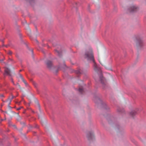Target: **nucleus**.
Returning <instances> with one entry per match:
<instances>
[{
  "instance_id": "f3484780",
  "label": "nucleus",
  "mask_w": 146,
  "mask_h": 146,
  "mask_svg": "<svg viewBox=\"0 0 146 146\" xmlns=\"http://www.w3.org/2000/svg\"><path fill=\"white\" fill-rule=\"evenodd\" d=\"M99 62H100V63L101 64H102V65H102V64L101 63V62H100V61H99Z\"/></svg>"
},
{
  "instance_id": "0eeeda50",
  "label": "nucleus",
  "mask_w": 146,
  "mask_h": 146,
  "mask_svg": "<svg viewBox=\"0 0 146 146\" xmlns=\"http://www.w3.org/2000/svg\"><path fill=\"white\" fill-rule=\"evenodd\" d=\"M136 113V111L133 110L131 111L130 113V114L131 116H133L135 115Z\"/></svg>"
},
{
  "instance_id": "7ed1b4c3",
  "label": "nucleus",
  "mask_w": 146,
  "mask_h": 146,
  "mask_svg": "<svg viewBox=\"0 0 146 146\" xmlns=\"http://www.w3.org/2000/svg\"><path fill=\"white\" fill-rule=\"evenodd\" d=\"M94 135V133L93 131H89L87 133L86 137L88 139H90Z\"/></svg>"
},
{
  "instance_id": "9b49d317",
  "label": "nucleus",
  "mask_w": 146,
  "mask_h": 146,
  "mask_svg": "<svg viewBox=\"0 0 146 146\" xmlns=\"http://www.w3.org/2000/svg\"><path fill=\"white\" fill-rule=\"evenodd\" d=\"M56 52L58 54V55H60V52H59L57 50H56Z\"/></svg>"
},
{
  "instance_id": "dca6fc26",
  "label": "nucleus",
  "mask_w": 146,
  "mask_h": 146,
  "mask_svg": "<svg viewBox=\"0 0 146 146\" xmlns=\"http://www.w3.org/2000/svg\"><path fill=\"white\" fill-rule=\"evenodd\" d=\"M80 71H79L77 73H80Z\"/></svg>"
},
{
  "instance_id": "f8f14e48",
  "label": "nucleus",
  "mask_w": 146,
  "mask_h": 146,
  "mask_svg": "<svg viewBox=\"0 0 146 146\" xmlns=\"http://www.w3.org/2000/svg\"><path fill=\"white\" fill-rule=\"evenodd\" d=\"M16 86L17 87H18L19 88H20V85L18 83H17L16 84Z\"/></svg>"
},
{
  "instance_id": "2eb2a0df",
  "label": "nucleus",
  "mask_w": 146,
  "mask_h": 146,
  "mask_svg": "<svg viewBox=\"0 0 146 146\" xmlns=\"http://www.w3.org/2000/svg\"><path fill=\"white\" fill-rule=\"evenodd\" d=\"M0 96H1V97H3V95H0Z\"/></svg>"
},
{
  "instance_id": "f257e3e1",
  "label": "nucleus",
  "mask_w": 146,
  "mask_h": 146,
  "mask_svg": "<svg viewBox=\"0 0 146 146\" xmlns=\"http://www.w3.org/2000/svg\"><path fill=\"white\" fill-rule=\"evenodd\" d=\"M84 58L88 60H92L94 64H93V68L94 70L96 72H99L101 74L100 76V80L101 83L103 84L105 83L104 78L103 77L101 74V71L100 68L98 67L96 63L94 61V57L92 53V51L91 50L89 51H87L85 54Z\"/></svg>"
},
{
  "instance_id": "39448f33",
  "label": "nucleus",
  "mask_w": 146,
  "mask_h": 146,
  "mask_svg": "<svg viewBox=\"0 0 146 146\" xmlns=\"http://www.w3.org/2000/svg\"><path fill=\"white\" fill-rule=\"evenodd\" d=\"M4 75H7L11 76L10 71L8 68H7L5 69Z\"/></svg>"
},
{
  "instance_id": "9d476101",
  "label": "nucleus",
  "mask_w": 146,
  "mask_h": 146,
  "mask_svg": "<svg viewBox=\"0 0 146 146\" xmlns=\"http://www.w3.org/2000/svg\"><path fill=\"white\" fill-rule=\"evenodd\" d=\"M7 53L9 55H11L12 54V52L11 51H9Z\"/></svg>"
},
{
  "instance_id": "4468645a",
  "label": "nucleus",
  "mask_w": 146,
  "mask_h": 146,
  "mask_svg": "<svg viewBox=\"0 0 146 146\" xmlns=\"http://www.w3.org/2000/svg\"><path fill=\"white\" fill-rule=\"evenodd\" d=\"M3 60H0V62H2L3 61Z\"/></svg>"
},
{
  "instance_id": "423d86ee",
  "label": "nucleus",
  "mask_w": 146,
  "mask_h": 146,
  "mask_svg": "<svg viewBox=\"0 0 146 146\" xmlns=\"http://www.w3.org/2000/svg\"><path fill=\"white\" fill-rule=\"evenodd\" d=\"M14 97V96H12L11 97H10L8 99L7 102H8V104L9 105L10 104L11 100Z\"/></svg>"
},
{
  "instance_id": "f03ea898",
  "label": "nucleus",
  "mask_w": 146,
  "mask_h": 146,
  "mask_svg": "<svg viewBox=\"0 0 146 146\" xmlns=\"http://www.w3.org/2000/svg\"><path fill=\"white\" fill-rule=\"evenodd\" d=\"M138 8L135 5H133L131 6L129 9V11L130 12H133L137 11Z\"/></svg>"
},
{
  "instance_id": "1a4fd4ad",
  "label": "nucleus",
  "mask_w": 146,
  "mask_h": 146,
  "mask_svg": "<svg viewBox=\"0 0 146 146\" xmlns=\"http://www.w3.org/2000/svg\"><path fill=\"white\" fill-rule=\"evenodd\" d=\"M83 91V89L82 88H80L79 89V91L80 92L82 93Z\"/></svg>"
},
{
  "instance_id": "20e7f679",
  "label": "nucleus",
  "mask_w": 146,
  "mask_h": 146,
  "mask_svg": "<svg viewBox=\"0 0 146 146\" xmlns=\"http://www.w3.org/2000/svg\"><path fill=\"white\" fill-rule=\"evenodd\" d=\"M46 64L47 67L49 69H50L52 66V62L50 60H47L46 62Z\"/></svg>"
},
{
  "instance_id": "ddd939ff",
  "label": "nucleus",
  "mask_w": 146,
  "mask_h": 146,
  "mask_svg": "<svg viewBox=\"0 0 146 146\" xmlns=\"http://www.w3.org/2000/svg\"><path fill=\"white\" fill-rule=\"evenodd\" d=\"M22 107H20V108H18L17 109V110H20L21 108H22Z\"/></svg>"
},
{
  "instance_id": "a211bd4d",
  "label": "nucleus",
  "mask_w": 146,
  "mask_h": 146,
  "mask_svg": "<svg viewBox=\"0 0 146 146\" xmlns=\"http://www.w3.org/2000/svg\"><path fill=\"white\" fill-rule=\"evenodd\" d=\"M13 126L15 127V125H13Z\"/></svg>"
},
{
  "instance_id": "6e6552de",
  "label": "nucleus",
  "mask_w": 146,
  "mask_h": 146,
  "mask_svg": "<svg viewBox=\"0 0 146 146\" xmlns=\"http://www.w3.org/2000/svg\"><path fill=\"white\" fill-rule=\"evenodd\" d=\"M20 78L21 79V80H22V81L24 82V83H25V84L26 85H27V83L25 82V81L24 80V78L21 76V75H20Z\"/></svg>"
}]
</instances>
